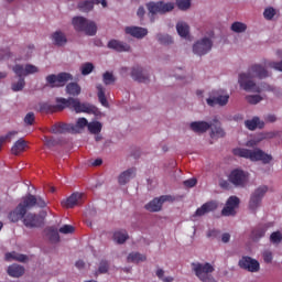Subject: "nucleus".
Returning <instances> with one entry per match:
<instances>
[{
	"label": "nucleus",
	"instance_id": "nucleus-53",
	"mask_svg": "<svg viewBox=\"0 0 282 282\" xmlns=\"http://www.w3.org/2000/svg\"><path fill=\"white\" fill-rule=\"evenodd\" d=\"M271 243H281L282 241V235L281 231H274L270 236Z\"/></svg>",
	"mask_w": 282,
	"mask_h": 282
},
{
	"label": "nucleus",
	"instance_id": "nucleus-25",
	"mask_svg": "<svg viewBox=\"0 0 282 282\" xmlns=\"http://www.w3.org/2000/svg\"><path fill=\"white\" fill-rule=\"evenodd\" d=\"M133 177H135V169L131 167L126 170L119 175L118 182L120 186H124V184H129V182H131V178Z\"/></svg>",
	"mask_w": 282,
	"mask_h": 282
},
{
	"label": "nucleus",
	"instance_id": "nucleus-22",
	"mask_svg": "<svg viewBox=\"0 0 282 282\" xmlns=\"http://www.w3.org/2000/svg\"><path fill=\"white\" fill-rule=\"evenodd\" d=\"M210 127H213V124L206 121H193L189 124V129H192L194 133H206Z\"/></svg>",
	"mask_w": 282,
	"mask_h": 282
},
{
	"label": "nucleus",
	"instance_id": "nucleus-12",
	"mask_svg": "<svg viewBox=\"0 0 282 282\" xmlns=\"http://www.w3.org/2000/svg\"><path fill=\"white\" fill-rule=\"evenodd\" d=\"M239 197L230 196L227 199L226 206L221 210V215H224V217H235L237 215L235 208H239Z\"/></svg>",
	"mask_w": 282,
	"mask_h": 282
},
{
	"label": "nucleus",
	"instance_id": "nucleus-36",
	"mask_svg": "<svg viewBox=\"0 0 282 282\" xmlns=\"http://www.w3.org/2000/svg\"><path fill=\"white\" fill-rule=\"evenodd\" d=\"M129 239V234H127V230H118L113 234V241L116 243H124Z\"/></svg>",
	"mask_w": 282,
	"mask_h": 282
},
{
	"label": "nucleus",
	"instance_id": "nucleus-37",
	"mask_svg": "<svg viewBox=\"0 0 282 282\" xmlns=\"http://www.w3.org/2000/svg\"><path fill=\"white\" fill-rule=\"evenodd\" d=\"M88 131L93 135H98L102 131V123L100 121H91L88 123Z\"/></svg>",
	"mask_w": 282,
	"mask_h": 282
},
{
	"label": "nucleus",
	"instance_id": "nucleus-28",
	"mask_svg": "<svg viewBox=\"0 0 282 282\" xmlns=\"http://www.w3.org/2000/svg\"><path fill=\"white\" fill-rule=\"evenodd\" d=\"M245 124L249 131H254V129H263L265 123L259 119V117H253L251 120L245 121Z\"/></svg>",
	"mask_w": 282,
	"mask_h": 282
},
{
	"label": "nucleus",
	"instance_id": "nucleus-18",
	"mask_svg": "<svg viewBox=\"0 0 282 282\" xmlns=\"http://www.w3.org/2000/svg\"><path fill=\"white\" fill-rule=\"evenodd\" d=\"M214 210H217V202L210 200L197 208L194 217H204V215H208V213H214Z\"/></svg>",
	"mask_w": 282,
	"mask_h": 282
},
{
	"label": "nucleus",
	"instance_id": "nucleus-26",
	"mask_svg": "<svg viewBox=\"0 0 282 282\" xmlns=\"http://www.w3.org/2000/svg\"><path fill=\"white\" fill-rule=\"evenodd\" d=\"M109 50H115V52H130L131 46L127 43H122L118 40H111L108 42Z\"/></svg>",
	"mask_w": 282,
	"mask_h": 282
},
{
	"label": "nucleus",
	"instance_id": "nucleus-59",
	"mask_svg": "<svg viewBox=\"0 0 282 282\" xmlns=\"http://www.w3.org/2000/svg\"><path fill=\"white\" fill-rule=\"evenodd\" d=\"M39 73V67L32 65V64H28L25 65V74L26 76H29V74H36Z\"/></svg>",
	"mask_w": 282,
	"mask_h": 282
},
{
	"label": "nucleus",
	"instance_id": "nucleus-43",
	"mask_svg": "<svg viewBox=\"0 0 282 282\" xmlns=\"http://www.w3.org/2000/svg\"><path fill=\"white\" fill-rule=\"evenodd\" d=\"M24 88H25V78L24 77H19V80L11 85L12 91H23Z\"/></svg>",
	"mask_w": 282,
	"mask_h": 282
},
{
	"label": "nucleus",
	"instance_id": "nucleus-42",
	"mask_svg": "<svg viewBox=\"0 0 282 282\" xmlns=\"http://www.w3.org/2000/svg\"><path fill=\"white\" fill-rule=\"evenodd\" d=\"M78 8L80 10V12H89L91 10H94V2L86 0V1H82L78 3Z\"/></svg>",
	"mask_w": 282,
	"mask_h": 282
},
{
	"label": "nucleus",
	"instance_id": "nucleus-51",
	"mask_svg": "<svg viewBox=\"0 0 282 282\" xmlns=\"http://www.w3.org/2000/svg\"><path fill=\"white\" fill-rule=\"evenodd\" d=\"M109 272V262L101 260L99 263L98 272L96 274H107Z\"/></svg>",
	"mask_w": 282,
	"mask_h": 282
},
{
	"label": "nucleus",
	"instance_id": "nucleus-48",
	"mask_svg": "<svg viewBox=\"0 0 282 282\" xmlns=\"http://www.w3.org/2000/svg\"><path fill=\"white\" fill-rule=\"evenodd\" d=\"M52 43L55 44L57 47H63V45L67 44V37L66 36H53Z\"/></svg>",
	"mask_w": 282,
	"mask_h": 282
},
{
	"label": "nucleus",
	"instance_id": "nucleus-34",
	"mask_svg": "<svg viewBox=\"0 0 282 282\" xmlns=\"http://www.w3.org/2000/svg\"><path fill=\"white\" fill-rule=\"evenodd\" d=\"M147 261V256L140 252H132L128 256V263H141Z\"/></svg>",
	"mask_w": 282,
	"mask_h": 282
},
{
	"label": "nucleus",
	"instance_id": "nucleus-41",
	"mask_svg": "<svg viewBox=\"0 0 282 282\" xmlns=\"http://www.w3.org/2000/svg\"><path fill=\"white\" fill-rule=\"evenodd\" d=\"M230 30L231 32H236V34H241L248 30V25L243 22H234Z\"/></svg>",
	"mask_w": 282,
	"mask_h": 282
},
{
	"label": "nucleus",
	"instance_id": "nucleus-6",
	"mask_svg": "<svg viewBox=\"0 0 282 282\" xmlns=\"http://www.w3.org/2000/svg\"><path fill=\"white\" fill-rule=\"evenodd\" d=\"M46 84L45 87H50L51 89H56L58 87H65L69 80H74V76L69 73H59V74H51L45 78Z\"/></svg>",
	"mask_w": 282,
	"mask_h": 282
},
{
	"label": "nucleus",
	"instance_id": "nucleus-61",
	"mask_svg": "<svg viewBox=\"0 0 282 282\" xmlns=\"http://www.w3.org/2000/svg\"><path fill=\"white\" fill-rule=\"evenodd\" d=\"M184 186H186V188H193L195 186H197V178H188L186 181L183 182Z\"/></svg>",
	"mask_w": 282,
	"mask_h": 282
},
{
	"label": "nucleus",
	"instance_id": "nucleus-58",
	"mask_svg": "<svg viewBox=\"0 0 282 282\" xmlns=\"http://www.w3.org/2000/svg\"><path fill=\"white\" fill-rule=\"evenodd\" d=\"M158 42L161 45H171V44H173V37H171V36H161V37H159Z\"/></svg>",
	"mask_w": 282,
	"mask_h": 282
},
{
	"label": "nucleus",
	"instance_id": "nucleus-1",
	"mask_svg": "<svg viewBox=\"0 0 282 282\" xmlns=\"http://www.w3.org/2000/svg\"><path fill=\"white\" fill-rule=\"evenodd\" d=\"M268 76L269 74L265 66L261 64H253L248 68L247 73H241L239 75L238 83L245 91H253V94H261L263 89L257 86V83H254L252 78H259L260 80H263V78H268Z\"/></svg>",
	"mask_w": 282,
	"mask_h": 282
},
{
	"label": "nucleus",
	"instance_id": "nucleus-40",
	"mask_svg": "<svg viewBox=\"0 0 282 282\" xmlns=\"http://www.w3.org/2000/svg\"><path fill=\"white\" fill-rule=\"evenodd\" d=\"M85 127H89V121L86 118H79L76 124H73V133H80Z\"/></svg>",
	"mask_w": 282,
	"mask_h": 282
},
{
	"label": "nucleus",
	"instance_id": "nucleus-4",
	"mask_svg": "<svg viewBox=\"0 0 282 282\" xmlns=\"http://www.w3.org/2000/svg\"><path fill=\"white\" fill-rule=\"evenodd\" d=\"M72 25L76 32H85V34L88 36H96V32H98L96 22L84 17H74L72 20Z\"/></svg>",
	"mask_w": 282,
	"mask_h": 282
},
{
	"label": "nucleus",
	"instance_id": "nucleus-31",
	"mask_svg": "<svg viewBox=\"0 0 282 282\" xmlns=\"http://www.w3.org/2000/svg\"><path fill=\"white\" fill-rule=\"evenodd\" d=\"M268 231V228L260 226V227H256L252 231H251V239L252 241H260L261 239H263V237H265V232Z\"/></svg>",
	"mask_w": 282,
	"mask_h": 282
},
{
	"label": "nucleus",
	"instance_id": "nucleus-21",
	"mask_svg": "<svg viewBox=\"0 0 282 282\" xmlns=\"http://www.w3.org/2000/svg\"><path fill=\"white\" fill-rule=\"evenodd\" d=\"M21 208L24 210V213L28 214V210L34 208L36 206V196L32 194H28L25 197H23L22 202L19 204Z\"/></svg>",
	"mask_w": 282,
	"mask_h": 282
},
{
	"label": "nucleus",
	"instance_id": "nucleus-50",
	"mask_svg": "<svg viewBox=\"0 0 282 282\" xmlns=\"http://www.w3.org/2000/svg\"><path fill=\"white\" fill-rule=\"evenodd\" d=\"M12 69L14 74L18 76V78H23V76H26L25 67H23V65L21 64H17L15 66H13Z\"/></svg>",
	"mask_w": 282,
	"mask_h": 282
},
{
	"label": "nucleus",
	"instance_id": "nucleus-54",
	"mask_svg": "<svg viewBox=\"0 0 282 282\" xmlns=\"http://www.w3.org/2000/svg\"><path fill=\"white\" fill-rule=\"evenodd\" d=\"M44 144L52 149V147H56L58 144V140L54 139V137H44Z\"/></svg>",
	"mask_w": 282,
	"mask_h": 282
},
{
	"label": "nucleus",
	"instance_id": "nucleus-52",
	"mask_svg": "<svg viewBox=\"0 0 282 282\" xmlns=\"http://www.w3.org/2000/svg\"><path fill=\"white\" fill-rule=\"evenodd\" d=\"M264 66L271 67L272 69H276L278 72H282V61L281 62H263Z\"/></svg>",
	"mask_w": 282,
	"mask_h": 282
},
{
	"label": "nucleus",
	"instance_id": "nucleus-29",
	"mask_svg": "<svg viewBox=\"0 0 282 282\" xmlns=\"http://www.w3.org/2000/svg\"><path fill=\"white\" fill-rule=\"evenodd\" d=\"M9 276H13L14 279H19V276H23L25 274V268L19 264H12L8 268Z\"/></svg>",
	"mask_w": 282,
	"mask_h": 282
},
{
	"label": "nucleus",
	"instance_id": "nucleus-33",
	"mask_svg": "<svg viewBox=\"0 0 282 282\" xmlns=\"http://www.w3.org/2000/svg\"><path fill=\"white\" fill-rule=\"evenodd\" d=\"M4 259L6 261H20V263H25V261L28 260V256L17 253L13 251V252L6 253Z\"/></svg>",
	"mask_w": 282,
	"mask_h": 282
},
{
	"label": "nucleus",
	"instance_id": "nucleus-3",
	"mask_svg": "<svg viewBox=\"0 0 282 282\" xmlns=\"http://www.w3.org/2000/svg\"><path fill=\"white\" fill-rule=\"evenodd\" d=\"M57 102H62L65 109H74L76 113H96V111H98V108H96V106L83 104L80 102V100L74 99L72 97H69L68 99L61 98L57 100Z\"/></svg>",
	"mask_w": 282,
	"mask_h": 282
},
{
	"label": "nucleus",
	"instance_id": "nucleus-23",
	"mask_svg": "<svg viewBox=\"0 0 282 282\" xmlns=\"http://www.w3.org/2000/svg\"><path fill=\"white\" fill-rule=\"evenodd\" d=\"M51 133H74V124L72 123H55L52 129Z\"/></svg>",
	"mask_w": 282,
	"mask_h": 282
},
{
	"label": "nucleus",
	"instance_id": "nucleus-27",
	"mask_svg": "<svg viewBox=\"0 0 282 282\" xmlns=\"http://www.w3.org/2000/svg\"><path fill=\"white\" fill-rule=\"evenodd\" d=\"M124 32L130 36H147L149 34V30L140 26H127Z\"/></svg>",
	"mask_w": 282,
	"mask_h": 282
},
{
	"label": "nucleus",
	"instance_id": "nucleus-16",
	"mask_svg": "<svg viewBox=\"0 0 282 282\" xmlns=\"http://www.w3.org/2000/svg\"><path fill=\"white\" fill-rule=\"evenodd\" d=\"M61 98L56 99L57 105H51L47 102L40 104V111L41 113H55V111H63L65 109V104L58 101Z\"/></svg>",
	"mask_w": 282,
	"mask_h": 282
},
{
	"label": "nucleus",
	"instance_id": "nucleus-44",
	"mask_svg": "<svg viewBox=\"0 0 282 282\" xmlns=\"http://www.w3.org/2000/svg\"><path fill=\"white\" fill-rule=\"evenodd\" d=\"M94 64L90 62L84 63L80 67V72L83 76H89L91 72H94Z\"/></svg>",
	"mask_w": 282,
	"mask_h": 282
},
{
	"label": "nucleus",
	"instance_id": "nucleus-11",
	"mask_svg": "<svg viewBox=\"0 0 282 282\" xmlns=\"http://www.w3.org/2000/svg\"><path fill=\"white\" fill-rule=\"evenodd\" d=\"M175 6L172 2H150L148 4V10L150 14H166V12L173 11Z\"/></svg>",
	"mask_w": 282,
	"mask_h": 282
},
{
	"label": "nucleus",
	"instance_id": "nucleus-24",
	"mask_svg": "<svg viewBox=\"0 0 282 282\" xmlns=\"http://www.w3.org/2000/svg\"><path fill=\"white\" fill-rule=\"evenodd\" d=\"M25 215H28L25 213V209L21 208V205H18L14 210L9 213L8 218L10 219V221H12L13 224H17V221H21V219L23 220V217H25Z\"/></svg>",
	"mask_w": 282,
	"mask_h": 282
},
{
	"label": "nucleus",
	"instance_id": "nucleus-46",
	"mask_svg": "<svg viewBox=\"0 0 282 282\" xmlns=\"http://www.w3.org/2000/svg\"><path fill=\"white\" fill-rule=\"evenodd\" d=\"M198 32L200 36H215V33L213 32V30H210V28L206 24L198 28Z\"/></svg>",
	"mask_w": 282,
	"mask_h": 282
},
{
	"label": "nucleus",
	"instance_id": "nucleus-9",
	"mask_svg": "<svg viewBox=\"0 0 282 282\" xmlns=\"http://www.w3.org/2000/svg\"><path fill=\"white\" fill-rule=\"evenodd\" d=\"M228 180L234 186H240L243 188L248 184V173L242 170L236 169L230 172Z\"/></svg>",
	"mask_w": 282,
	"mask_h": 282
},
{
	"label": "nucleus",
	"instance_id": "nucleus-13",
	"mask_svg": "<svg viewBox=\"0 0 282 282\" xmlns=\"http://www.w3.org/2000/svg\"><path fill=\"white\" fill-rule=\"evenodd\" d=\"M171 199V196L163 195L160 198H154L150 203L145 205V210H149V213H160L162 210V205L164 202H169Z\"/></svg>",
	"mask_w": 282,
	"mask_h": 282
},
{
	"label": "nucleus",
	"instance_id": "nucleus-49",
	"mask_svg": "<svg viewBox=\"0 0 282 282\" xmlns=\"http://www.w3.org/2000/svg\"><path fill=\"white\" fill-rule=\"evenodd\" d=\"M246 100L249 102V105H259L263 98L260 95H249L246 97Z\"/></svg>",
	"mask_w": 282,
	"mask_h": 282
},
{
	"label": "nucleus",
	"instance_id": "nucleus-8",
	"mask_svg": "<svg viewBox=\"0 0 282 282\" xmlns=\"http://www.w3.org/2000/svg\"><path fill=\"white\" fill-rule=\"evenodd\" d=\"M239 268L241 270H247V272H259L261 270V264L259 263V260L253 259L250 256H243L239 262H238Z\"/></svg>",
	"mask_w": 282,
	"mask_h": 282
},
{
	"label": "nucleus",
	"instance_id": "nucleus-15",
	"mask_svg": "<svg viewBox=\"0 0 282 282\" xmlns=\"http://www.w3.org/2000/svg\"><path fill=\"white\" fill-rule=\"evenodd\" d=\"M214 97L207 98L206 102L209 107H215L219 105V107H226L228 105V100H230L229 95H221L219 93H214Z\"/></svg>",
	"mask_w": 282,
	"mask_h": 282
},
{
	"label": "nucleus",
	"instance_id": "nucleus-56",
	"mask_svg": "<svg viewBox=\"0 0 282 282\" xmlns=\"http://www.w3.org/2000/svg\"><path fill=\"white\" fill-rule=\"evenodd\" d=\"M180 10H188L191 8V0H176Z\"/></svg>",
	"mask_w": 282,
	"mask_h": 282
},
{
	"label": "nucleus",
	"instance_id": "nucleus-64",
	"mask_svg": "<svg viewBox=\"0 0 282 282\" xmlns=\"http://www.w3.org/2000/svg\"><path fill=\"white\" fill-rule=\"evenodd\" d=\"M35 206H39V208H45L47 204L42 197H35Z\"/></svg>",
	"mask_w": 282,
	"mask_h": 282
},
{
	"label": "nucleus",
	"instance_id": "nucleus-14",
	"mask_svg": "<svg viewBox=\"0 0 282 282\" xmlns=\"http://www.w3.org/2000/svg\"><path fill=\"white\" fill-rule=\"evenodd\" d=\"M22 223L24 224L25 228H41L43 225V220L36 214H25L22 218Z\"/></svg>",
	"mask_w": 282,
	"mask_h": 282
},
{
	"label": "nucleus",
	"instance_id": "nucleus-47",
	"mask_svg": "<svg viewBox=\"0 0 282 282\" xmlns=\"http://www.w3.org/2000/svg\"><path fill=\"white\" fill-rule=\"evenodd\" d=\"M102 80L105 85H113V83H116V77L112 73L106 72L102 75Z\"/></svg>",
	"mask_w": 282,
	"mask_h": 282
},
{
	"label": "nucleus",
	"instance_id": "nucleus-20",
	"mask_svg": "<svg viewBox=\"0 0 282 282\" xmlns=\"http://www.w3.org/2000/svg\"><path fill=\"white\" fill-rule=\"evenodd\" d=\"M210 124H212L210 138H225L226 137V131H224V128H221V122H219V120L214 119Z\"/></svg>",
	"mask_w": 282,
	"mask_h": 282
},
{
	"label": "nucleus",
	"instance_id": "nucleus-57",
	"mask_svg": "<svg viewBox=\"0 0 282 282\" xmlns=\"http://www.w3.org/2000/svg\"><path fill=\"white\" fill-rule=\"evenodd\" d=\"M62 235H72L74 232V226L72 225H64L58 230Z\"/></svg>",
	"mask_w": 282,
	"mask_h": 282
},
{
	"label": "nucleus",
	"instance_id": "nucleus-63",
	"mask_svg": "<svg viewBox=\"0 0 282 282\" xmlns=\"http://www.w3.org/2000/svg\"><path fill=\"white\" fill-rule=\"evenodd\" d=\"M264 263H270L273 259L272 251H264L262 253Z\"/></svg>",
	"mask_w": 282,
	"mask_h": 282
},
{
	"label": "nucleus",
	"instance_id": "nucleus-60",
	"mask_svg": "<svg viewBox=\"0 0 282 282\" xmlns=\"http://www.w3.org/2000/svg\"><path fill=\"white\" fill-rule=\"evenodd\" d=\"M34 120H35L34 112H28L26 116L24 117V122L29 126L34 124Z\"/></svg>",
	"mask_w": 282,
	"mask_h": 282
},
{
	"label": "nucleus",
	"instance_id": "nucleus-32",
	"mask_svg": "<svg viewBox=\"0 0 282 282\" xmlns=\"http://www.w3.org/2000/svg\"><path fill=\"white\" fill-rule=\"evenodd\" d=\"M176 32L178 36H189L191 34V26L186 22H177L176 23Z\"/></svg>",
	"mask_w": 282,
	"mask_h": 282
},
{
	"label": "nucleus",
	"instance_id": "nucleus-62",
	"mask_svg": "<svg viewBox=\"0 0 282 282\" xmlns=\"http://www.w3.org/2000/svg\"><path fill=\"white\" fill-rule=\"evenodd\" d=\"M279 135V131H271L263 134L260 140H272V138H276Z\"/></svg>",
	"mask_w": 282,
	"mask_h": 282
},
{
	"label": "nucleus",
	"instance_id": "nucleus-39",
	"mask_svg": "<svg viewBox=\"0 0 282 282\" xmlns=\"http://www.w3.org/2000/svg\"><path fill=\"white\" fill-rule=\"evenodd\" d=\"M66 94L68 96H80V86L76 83H69L66 86Z\"/></svg>",
	"mask_w": 282,
	"mask_h": 282
},
{
	"label": "nucleus",
	"instance_id": "nucleus-55",
	"mask_svg": "<svg viewBox=\"0 0 282 282\" xmlns=\"http://www.w3.org/2000/svg\"><path fill=\"white\" fill-rule=\"evenodd\" d=\"M18 133H19L18 131H10L4 137H0V151H1V148L3 147V142H6V140H12V137L17 135Z\"/></svg>",
	"mask_w": 282,
	"mask_h": 282
},
{
	"label": "nucleus",
	"instance_id": "nucleus-19",
	"mask_svg": "<svg viewBox=\"0 0 282 282\" xmlns=\"http://www.w3.org/2000/svg\"><path fill=\"white\" fill-rule=\"evenodd\" d=\"M131 77L137 83H149V74L140 66L132 67Z\"/></svg>",
	"mask_w": 282,
	"mask_h": 282
},
{
	"label": "nucleus",
	"instance_id": "nucleus-38",
	"mask_svg": "<svg viewBox=\"0 0 282 282\" xmlns=\"http://www.w3.org/2000/svg\"><path fill=\"white\" fill-rule=\"evenodd\" d=\"M46 235L50 239V241H54L55 243H58L61 241V236L58 235V229L54 227H48L46 229Z\"/></svg>",
	"mask_w": 282,
	"mask_h": 282
},
{
	"label": "nucleus",
	"instance_id": "nucleus-45",
	"mask_svg": "<svg viewBox=\"0 0 282 282\" xmlns=\"http://www.w3.org/2000/svg\"><path fill=\"white\" fill-rule=\"evenodd\" d=\"M263 17L267 21H272L276 17V10L272 7L264 9Z\"/></svg>",
	"mask_w": 282,
	"mask_h": 282
},
{
	"label": "nucleus",
	"instance_id": "nucleus-10",
	"mask_svg": "<svg viewBox=\"0 0 282 282\" xmlns=\"http://www.w3.org/2000/svg\"><path fill=\"white\" fill-rule=\"evenodd\" d=\"M213 50V40L209 37H203L193 45V53L197 56H204Z\"/></svg>",
	"mask_w": 282,
	"mask_h": 282
},
{
	"label": "nucleus",
	"instance_id": "nucleus-35",
	"mask_svg": "<svg viewBox=\"0 0 282 282\" xmlns=\"http://www.w3.org/2000/svg\"><path fill=\"white\" fill-rule=\"evenodd\" d=\"M97 96L102 107H109V101H107V96L105 95V87L101 84L97 85Z\"/></svg>",
	"mask_w": 282,
	"mask_h": 282
},
{
	"label": "nucleus",
	"instance_id": "nucleus-5",
	"mask_svg": "<svg viewBox=\"0 0 282 282\" xmlns=\"http://www.w3.org/2000/svg\"><path fill=\"white\" fill-rule=\"evenodd\" d=\"M192 270L202 282H210L213 279L212 272H215V267L209 262L199 263V262H192Z\"/></svg>",
	"mask_w": 282,
	"mask_h": 282
},
{
	"label": "nucleus",
	"instance_id": "nucleus-30",
	"mask_svg": "<svg viewBox=\"0 0 282 282\" xmlns=\"http://www.w3.org/2000/svg\"><path fill=\"white\" fill-rule=\"evenodd\" d=\"M26 147L28 142H25V140L23 139H19L11 148V153L13 155H19L20 153H23V151H25Z\"/></svg>",
	"mask_w": 282,
	"mask_h": 282
},
{
	"label": "nucleus",
	"instance_id": "nucleus-7",
	"mask_svg": "<svg viewBox=\"0 0 282 282\" xmlns=\"http://www.w3.org/2000/svg\"><path fill=\"white\" fill-rule=\"evenodd\" d=\"M265 193H268V186L262 185L259 186L252 194L249 200L250 210H257L261 206V202L263 197H265Z\"/></svg>",
	"mask_w": 282,
	"mask_h": 282
},
{
	"label": "nucleus",
	"instance_id": "nucleus-2",
	"mask_svg": "<svg viewBox=\"0 0 282 282\" xmlns=\"http://www.w3.org/2000/svg\"><path fill=\"white\" fill-rule=\"evenodd\" d=\"M234 155L238 158H246V160H251V162H262L263 164H270L272 162V155L264 153L261 149H243L236 148L232 150Z\"/></svg>",
	"mask_w": 282,
	"mask_h": 282
},
{
	"label": "nucleus",
	"instance_id": "nucleus-17",
	"mask_svg": "<svg viewBox=\"0 0 282 282\" xmlns=\"http://www.w3.org/2000/svg\"><path fill=\"white\" fill-rule=\"evenodd\" d=\"M83 204V194L73 193L68 198L62 200L63 208H74V206H80Z\"/></svg>",
	"mask_w": 282,
	"mask_h": 282
}]
</instances>
